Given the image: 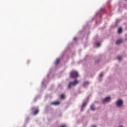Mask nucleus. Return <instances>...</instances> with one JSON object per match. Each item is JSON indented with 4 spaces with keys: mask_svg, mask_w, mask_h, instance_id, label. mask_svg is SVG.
Here are the masks:
<instances>
[{
    "mask_svg": "<svg viewBox=\"0 0 127 127\" xmlns=\"http://www.w3.org/2000/svg\"><path fill=\"white\" fill-rule=\"evenodd\" d=\"M78 84H79L78 80H75L74 81H71V82H69L68 86V88L71 89V88H72V87H73L74 86H77V85H78Z\"/></svg>",
    "mask_w": 127,
    "mask_h": 127,
    "instance_id": "nucleus-1",
    "label": "nucleus"
},
{
    "mask_svg": "<svg viewBox=\"0 0 127 127\" xmlns=\"http://www.w3.org/2000/svg\"><path fill=\"white\" fill-rule=\"evenodd\" d=\"M71 78H78L79 77V74L76 71H72L70 73Z\"/></svg>",
    "mask_w": 127,
    "mask_h": 127,
    "instance_id": "nucleus-2",
    "label": "nucleus"
},
{
    "mask_svg": "<svg viewBox=\"0 0 127 127\" xmlns=\"http://www.w3.org/2000/svg\"><path fill=\"white\" fill-rule=\"evenodd\" d=\"M123 100L119 99L116 102V105L117 107H121L123 105Z\"/></svg>",
    "mask_w": 127,
    "mask_h": 127,
    "instance_id": "nucleus-3",
    "label": "nucleus"
},
{
    "mask_svg": "<svg viewBox=\"0 0 127 127\" xmlns=\"http://www.w3.org/2000/svg\"><path fill=\"white\" fill-rule=\"evenodd\" d=\"M111 101L110 97H107L103 100V103H107V102H110Z\"/></svg>",
    "mask_w": 127,
    "mask_h": 127,
    "instance_id": "nucleus-4",
    "label": "nucleus"
},
{
    "mask_svg": "<svg viewBox=\"0 0 127 127\" xmlns=\"http://www.w3.org/2000/svg\"><path fill=\"white\" fill-rule=\"evenodd\" d=\"M123 42H124L123 41L122 39H119L116 41V44L117 45L121 44V43H123Z\"/></svg>",
    "mask_w": 127,
    "mask_h": 127,
    "instance_id": "nucleus-5",
    "label": "nucleus"
},
{
    "mask_svg": "<svg viewBox=\"0 0 127 127\" xmlns=\"http://www.w3.org/2000/svg\"><path fill=\"white\" fill-rule=\"evenodd\" d=\"M52 105H60V102L57 101V102H53V103H52Z\"/></svg>",
    "mask_w": 127,
    "mask_h": 127,
    "instance_id": "nucleus-6",
    "label": "nucleus"
},
{
    "mask_svg": "<svg viewBox=\"0 0 127 127\" xmlns=\"http://www.w3.org/2000/svg\"><path fill=\"white\" fill-rule=\"evenodd\" d=\"M90 109L91 110H92V111H95V106H94V105H91L90 107Z\"/></svg>",
    "mask_w": 127,
    "mask_h": 127,
    "instance_id": "nucleus-7",
    "label": "nucleus"
},
{
    "mask_svg": "<svg viewBox=\"0 0 127 127\" xmlns=\"http://www.w3.org/2000/svg\"><path fill=\"white\" fill-rule=\"evenodd\" d=\"M59 62H60V59H57L55 62L56 65H57V64H58V63H59Z\"/></svg>",
    "mask_w": 127,
    "mask_h": 127,
    "instance_id": "nucleus-8",
    "label": "nucleus"
},
{
    "mask_svg": "<svg viewBox=\"0 0 127 127\" xmlns=\"http://www.w3.org/2000/svg\"><path fill=\"white\" fill-rule=\"evenodd\" d=\"M89 85V82L86 81L84 83L83 86L84 87H86V86H88Z\"/></svg>",
    "mask_w": 127,
    "mask_h": 127,
    "instance_id": "nucleus-9",
    "label": "nucleus"
},
{
    "mask_svg": "<svg viewBox=\"0 0 127 127\" xmlns=\"http://www.w3.org/2000/svg\"><path fill=\"white\" fill-rule=\"evenodd\" d=\"M87 105V103L85 102L82 104V107H81V111H83V108L84 107H85V106Z\"/></svg>",
    "mask_w": 127,
    "mask_h": 127,
    "instance_id": "nucleus-10",
    "label": "nucleus"
},
{
    "mask_svg": "<svg viewBox=\"0 0 127 127\" xmlns=\"http://www.w3.org/2000/svg\"><path fill=\"white\" fill-rule=\"evenodd\" d=\"M39 113V110H36L34 112V115H37Z\"/></svg>",
    "mask_w": 127,
    "mask_h": 127,
    "instance_id": "nucleus-11",
    "label": "nucleus"
},
{
    "mask_svg": "<svg viewBox=\"0 0 127 127\" xmlns=\"http://www.w3.org/2000/svg\"><path fill=\"white\" fill-rule=\"evenodd\" d=\"M122 31H123V29H122V28H120L118 29V33H122Z\"/></svg>",
    "mask_w": 127,
    "mask_h": 127,
    "instance_id": "nucleus-12",
    "label": "nucleus"
},
{
    "mask_svg": "<svg viewBox=\"0 0 127 127\" xmlns=\"http://www.w3.org/2000/svg\"><path fill=\"white\" fill-rule=\"evenodd\" d=\"M61 99H65V95L64 94H62L61 95Z\"/></svg>",
    "mask_w": 127,
    "mask_h": 127,
    "instance_id": "nucleus-13",
    "label": "nucleus"
},
{
    "mask_svg": "<svg viewBox=\"0 0 127 127\" xmlns=\"http://www.w3.org/2000/svg\"><path fill=\"white\" fill-rule=\"evenodd\" d=\"M118 59H119V60H122V57H120V56H118L117 57Z\"/></svg>",
    "mask_w": 127,
    "mask_h": 127,
    "instance_id": "nucleus-14",
    "label": "nucleus"
},
{
    "mask_svg": "<svg viewBox=\"0 0 127 127\" xmlns=\"http://www.w3.org/2000/svg\"><path fill=\"white\" fill-rule=\"evenodd\" d=\"M103 73H101L100 74V77H103Z\"/></svg>",
    "mask_w": 127,
    "mask_h": 127,
    "instance_id": "nucleus-15",
    "label": "nucleus"
},
{
    "mask_svg": "<svg viewBox=\"0 0 127 127\" xmlns=\"http://www.w3.org/2000/svg\"><path fill=\"white\" fill-rule=\"evenodd\" d=\"M97 44V46H100V45H101V44L99 43H98Z\"/></svg>",
    "mask_w": 127,
    "mask_h": 127,
    "instance_id": "nucleus-16",
    "label": "nucleus"
},
{
    "mask_svg": "<svg viewBox=\"0 0 127 127\" xmlns=\"http://www.w3.org/2000/svg\"><path fill=\"white\" fill-rule=\"evenodd\" d=\"M91 127H96V126L93 125V126H92Z\"/></svg>",
    "mask_w": 127,
    "mask_h": 127,
    "instance_id": "nucleus-17",
    "label": "nucleus"
},
{
    "mask_svg": "<svg viewBox=\"0 0 127 127\" xmlns=\"http://www.w3.org/2000/svg\"><path fill=\"white\" fill-rule=\"evenodd\" d=\"M61 127H66V126H62Z\"/></svg>",
    "mask_w": 127,
    "mask_h": 127,
    "instance_id": "nucleus-18",
    "label": "nucleus"
},
{
    "mask_svg": "<svg viewBox=\"0 0 127 127\" xmlns=\"http://www.w3.org/2000/svg\"><path fill=\"white\" fill-rule=\"evenodd\" d=\"M123 127V126H120V127Z\"/></svg>",
    "mask_w": 127,
    "mask_h": 127,
    "instance_id": "nucleus-19",
    "label": "nucleus"
}]
</instances>
